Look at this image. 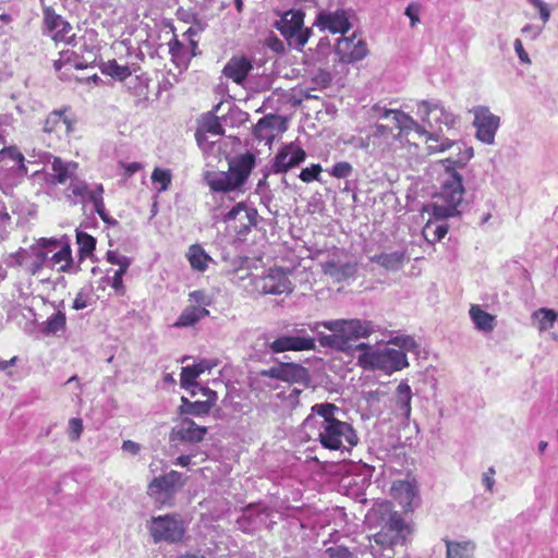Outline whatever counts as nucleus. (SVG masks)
<instances>
[{"instance_id": "obj_1", "label": "nucleus", "mask_w": 558, "mask_h": 558, "mask_svg": "<svg viewBox=\"0 0 558 558\" xmlns=\"http://www.w3.org/2000/svg\"><path fill=\"white\" fill-rule=\"evenodd\" d=\"M464 194L462 177L454 169L447 168L441 180L440 191L435 201L424 209L430 213V218L423 227L422 234L429 243L439 242L449 231L447 218L458 216V206Z\"/></svg>"}, {"instance_id": "obj_2", "label": "nucleus", "mask_w": 558, "mask_h": 558, "mask_svg": "<svg viewBox=\"0 0 558 558\" xmlns=\"http://www.w3.org/2000/svg\"><path fill=\"white\" fill-rule=\"evenodd\" d=\"M372 527L380 526V530L373 535L375 545H371L373 555L380 558H391L393 547L404 545L412 534L413 527L405 522L402 515L392 510L391 502H383L374 507L366 517Z\"/></svg>"}, {"instance_id": "obj_3", "label": "nucleus", "mask_w": 558, "mask_h": 558, "mask_svg": "<svg viewBox=\"0 0 558 558\" xmlns=\"http://www.w3.org/2000/svg\"><path fill=\"white\" fill-rule=\"evenodd\" d=\"M338 407L333 403H316L312 412L322 420L317 423L316 439L325 449H350L357 445L359 437L351 424L336 417Z\"/></svg>"}, {"instance_id": "obj_4", "label": "nucleus", "mask_w": 558, "mask_h": 558, "mask_svg": "<svg viewBox=\"0 0 558 558\" xmlns=\"http://www.w3.org/2000/svg\"><path fill=\"white\" fill-rule=\"evenodd\" d=\"M318 326H323L331 332L319 336L318 341L320 345L342 352H348L352 348V342L367 338L375 331L372 322L356 318L316 323L312 330H315Z\"/></svg>"}, {"instance_id": "obj_5", "label": "nucleus", "mask_w": 558, "mask_h": 558, "mask_svg": "<svg viewBox=\"0 0 558 558\" xmlns=\"http://www.w3.org/2000/svg\"><path fill=\"white\" fill-rule=\"evenodd\" d=\"M355 349L361 351L357 356V365L363 369H378L386 374H392L408 366L407 354L401 350L391 348L373 349L364 342L355 345Z\"/></svg>"}, {"instance_id": "obj_6", "label": "nucleus", "mask_w": 558, "mask_h": 558, "mask_svg": "<svg viewBox=\"0 0 558 558\" xmlns=\"http://www.w3.org/2000/svg\"><path fill=\"white\" fill-rule=\"evenodd\" d=\"M255 166V156L246 153L229 165L226 172H216L207 175V183L214 192H231L242 186Z\"/></svg>"}, {"instance_id": "obj_7", "label": "nucleus", "mask_w": 558, "mask_h": 558, "mask_svg": "<svg viewBox=\"0 0 558 558\" xmlns=\"http://www.w3.org/2000/svg\"><path fill=\"white\" fill-rule=\"evenodd\" d=\"M186 477L178 471L155 476L147 485V496L158 508L172 507L175 495L184 487Z\"/></svg>"}, {"instance_id": "obj_8", "label": "nucleus", "mask_w": 558, "mask_h": 558, "mask_svg": "<svg viewBox=\"0 0 558 558\" xmlns=\"http://www.w3.org/2000/svg\"><path fill=\"white\" fill-rule=\"evenodd\" d=\"M146 526L156 544L160 542L180 543L184 539L187 530L182 515L177 512L151 517Z\"/></svg>"}, {"instance_id": "obj_9", "label": "nucleus", "mask_w": 558, "mask_h": 558, "mask_svg": "<svg viewBox=\"0 0 558 558\" xmlns=\"http://www.w3.org/2000/svg\"><path fill=\"white\" fill-rule=\"evenodd\" d=\"M304 13L300 10L286 12L276 22V28L286 38L290 47L301 49L308 40L312 31L304 28Z\"/></svg>"}, {"instance_id": "obj_10", "label": "nucleus", "mask_w": 558, "mask_h": 558, "mask_svg": "<svg viewBox=\"0 0 558 558\" xmlns=\"http://www.w3.org/2000/svg\"><path fill=\"white\" fill-rule=\"evenodd\" d=\"M77 120L73 113H71L70 107H63L62 109L52 110L46 117L43 131L48 135H53L59 140L69 141L70 135L75 129Z\"/></svg>"}, {"instance_id": "obj_11", "label": "nucleus", "mask_w": 558, "mask_h": 558, "mask_svg": "<svg viewBox=\"0 0 558 558\" xmlns=\"http://www.w3.org/2000/svg\"><path fill=\"white\" fill-rule=\"evenodd\" d=\"M44 26L51 39L56 43L72 45L75 40L72 25L60 14H57L52 7L44 5Z\"/></svg>"}, {"instance_id": "obj_12", "label": "nucleus", "mask_w": 558, "mask_h": 558, "mask_svg": "<svg viewBox=\"0 0 558 558\" xmlns=\"http://www.w3.org/2000/svg\"><path fill=\"white\" fill-rule=\"evenodd\" d=\"M269 349L272 353L312 351L316 349V340L306 330L294 329V333L280 336L270 342Z\"/></svg>"}, {"instance_id": "obj_13", "label": "nucleus", "mask_w": 558, "mask_h": 558, "mask_svg": "<svg viewBox=\"0 0 558 558\" xmlns=\"http://www.w3.org/2000/svg\"><path fill=\"white\" fill-rule=\"evenodd\" d=\"M262 375L289 384H301L304 387H308L311 384L308 369L305 366L293 362L280 363L277 366L263 371Z\"/></svg>"}, {"instance_id": "obj_14", "label": "nucleus", "mask_w": 558, "mask_h": 558, "mask_svg": "<svg viewBox=\"0 0 558 558\" xmlns=\"http://www.w3.org/2000/svg\"><path fill=\"white\" fill-rule=\"evenodd\" d=\"M306 159V151L295 142L283 145L276 154L271 172L275 174L287 173Z\"/></svg>"}, {"instance_id": "obj_15", "label": "nucleus", "mask_w": 558, "mask_h": 558, "mask_svg": "<svg viewBox=\"0 0 558 558\" xmlns=\"http://www.w3.org/2000/svg\"><path fill=\"white\" fill-rule=\"evenodd\" d=\"M239 225H234L233 229L239 235H246L251 232L252 227L257 225V210L248 207L244 202L235 204L227 214L223 215L222 221L229 223L234 221L239 216Z\"/></svg>"}, {"instance_id": "obj_16", "label": "nucleus", "mask_w": 558, "mask_h": 558, "mask_svg": "<svg viewBox=\"0 0 558 558\" xmlns=\"http://www.w3.org/2000/svg\"><path fill=\"white\" fill-rule=\"evenodd\" d=\"M336 52L340 60L353 63L364 59L368 53L367 44L354 33L350 37H342L337 41Z\"/></svg>"}, {"instance_id": "obj_17", "label": "nucleus", "mask_w": 558, "mask_h": 558, "mask_svg": "<svg viewBox=\"0 0 558 558\" xmlns=\"http://www.w3.org/2000/svg\"><path fill=\"white\" fill-rule=\"evenodd\" d=\"M499 117L493 114L486 107L474 109V125L476 135L484 143L492 144L499 128Z\"/></svg>"}, {"instance_id": "obj_18", "label": "nucleus", "mask_w": 558, "mask_h": 558, "mask_svg": "<svg viewBox=\"0 0 558 558\" xmlns=\"http://www.w3.org/2000/svg\"><path fill=\"white\" fill-rule=\"evenodd\" d=\"M287 130L286 119L277 114H267L258 120L254 128V136L259 142L271 144L275 137Z\"/></svg>"}, {"instance_id": "obj_19", "label": "nucleus", "mask_w": 558, "mask_h": 558, "mask_svg": "<svg viewBox=\"0 0 558 558\" xmlns=\"http://www.w3.org/2000/svg\"><path fill=\"white\" fill-rule=\"evenodd\" d=\"M259 289L264 294L279 295L290 293L292 283L281 267H275L270 268L268 274L260 279Z\"/></svg>"}, {"instance_id": "obj_20", "label": "nucleus", "mask_w": 558, "mask_h": 558, "mask_svg": "<svg viewBox=\"0 0 558 558\" xmlns=\"http://www.w3.org/2000/svg\"><path fill=\"white\" fill-rule=\"evenodd\" d=\"M391 496L399 502L404 512H413L418 500L416 482L397 480L391 485Z\"/></svg>"}, {"instance_id": "obj_21", "label": "nucleus", "mask_w": 558, "mask_h": 558, "mask_svg": "<svg viewBox=\"0 0 558 558\" xmlns=\"http://www.w3.org/2000/svg\"><path fill=\"white\" fill-rule=\"evenodd\" d=\"M207 434V427L196 424L192 418L181 417L171 430V439L183 442H201Z\"/></svg>"}, {"instance_id": "obj_22", "label": "nucleus", "mask_w": 558, "mask_h": 558, "mask_svg": "<svg viewBox=\"0 0 558 558\" xmlns=\"http://www.w3.org/2000/svg\"><path fill=\"white\" fill-rule=\"evenodd\" d=\"M396 137L389 126L377 124L366 137H359L356 145L363 149H368L371 146L377 147L381 153H385L389 150V141Z\"/></svg>"}, {"instance_id": "obj_23", "label": "nucleus", "mask_w": 558, "mask_h": 558, "mask_svg": "<svg viewBox=\"0 0 558 558\" xmlns=\"http://www.w3.org/2000/svg\"><path fill=\"white\" fill-rule=\"evenodd\" d=\"M317 24L332 34H345L351 28L349 16L344 10L319 13Z\"/></svg>"}, {"instance_id": "obj_24", "label": "nucleus", "mask_w": 558, "mask_h": 558, "mask_svg": "<svg viewBox=\"0 0 558 558\" xmlns=\"http://www.w3.org/2000/svg\"><path fill=\"white\" fill-rule=\"evenodd\" d=\"M78 169L75 161H65L61 157H53L51 161L52 173L49 175V182L53 185H63L68 181H72Z\"/></svg>"}, {"instance_id": "obj_25", "label": "nucleus", "mask_w": 558, "mask_h": 558, "mask_svg": "<svg viewBox=\"0 0 558 558\" xmlns=\"http://www.w3.org/2000/svg\"><path fill=\"white\" fill-rule=\"evenodd\" d=\"M204 395L207 397L204 401H190L186 397H182V404L180 407L181 414H191L195 416L206 415L210 412L216 401V392L210 389H205Z\"/></svg>"}, {"instance_id": "obj_26", "label": "nucleus", "mask_w": 558, "mask_h": 558, "mask_svg": "<svg viewBox=\"0 0 558 558\" xmlns=\"http://www.w3.org/2000/svg\"><path fill=\"white\" fill-rule=\"evenodd\" d=\"M252 70V64L245 57H233L225 65L222 73L234 83H242Z\"/></svg>"}, {"instance_id": "obj_27", "label": "nucleus", "mask_w": 558, "mask_h": 558, "mask_svg": "<svg viewBox=\"0 0 558 558\" xmlns=\"http://www.w3.org/2000/svg\"><path fill=\"white\" fill-rule=\"evenodd\" d=\"M106 258L108 263L119 266V269L116 270L112 277L111 287L118 292H123L124 284L122 278L123 275L126 274L128 268L131 265V259L128 256L119 255L116 251H108L106 254Z\"/></svg>"}, {"instance_id": "obj_28", "label": "nucleus", "mask_w": 558, "mask_h": 558, "mask_svg": "<svg viewBox=\"0 0 558 558\" xmlns=\"http://www.w3.org/2000/svg\"><path fill=\"white\" fill-rule=\"evenodd\" d=\"M408 259L409 257L405 251L380 253L371 258L372 262L377 263L383 268L391 271L401 269Z\"/></svg>"}, {"instance_id": "obj_29", "label": "nucleus", "mask_w": 558, "mask_h": 558, "mask_svg": "<svg viewBox=\"0 0 558 558\" xmlns=\"http://www.w3.org/2000/svg\"><path fill=\"white\" fill-rule=\"evenodd\" d=\"M186 258L191 265V268L198 272H205L208 269L209 263L213 262L210 255H208L202 245L195 243L189 247Z\"/></svg>"}, {"instance_id": "obj_30", "label": "nucleus", "mask_w": 558, "mask_h": 558, "mask_svg": "<svg viewBox=\"0 0 558 558\" xmlns=\"http://www.w3.org/2000/svg\"><path fill=\"white\" fill-rule=\"evenodd\" d=\"M469 314L477 330L492 332L495 329L496 316L485 312L480 305H471Z\"/></svg>"}, {"instance_id": "obj_31", "label": "nucleus", "mask_w": 558, "mask_h": 558, "mask_svg": "<svg viewBox=\"0 0 558 558\" xmlns=\"http://www.w3.org/2000/svg\"><path fill=\"white\" fill-rule=\"evenodd\" d=\"M92 193L93 190L85 180L74 178L66 189L65 197L73 204L84 205Z\"/></svg>"}, {"instance_id": "obj_32", "label": "nucleus", "mask_w": 558, "mask_h": 558, "mask_svg": "<svg viewBox=\"0 0 558 558\" xmlns=\"http://www.w3.org/2000/svg\"><path fill=\"white\" fill-rule=\"evenodd\" d=\"M208 315L209 311L204 306L189 305L182 311L173 326L178 328L191 327Z\"/></svg>"}, {"instance_id": "obj_33", "label": "nucleus", "mask_w": 558, "mask_h": 558, "mask_svg": "<svg viewBox=\"0 0 558 558\" xmlns=\"http://www.w3.org/2000/svg\"><path fill=\"white\" fill-rule=\"evenodd\" d=\"M411 400L412 390L410 385L407 381H401L397 386L395 401L397 409L405 418H409L411 415Z\"/></svg>"}, {"instance_id": "obj_34", "label": "nucleus", "mask_w": 558, "mask_h": 558, "mask_svg": "<svg viewBox=\"0 0 558 558\" xmlns=\"http://www.w3.org/2000/svg\"><path fill=\"white\" fill-rule=\"evenodd\" d=\"M50 263L52 266H57L58 272H71L74 260L70 244H63L61 248L51 256Z\"/></svg>"}, {"instance_id": "obj_35", "label": "nucleus", "mask_w": 558, "mask_h": 558, "mask_svg": "<svg viewBox=\"0 0 558 558\" xmlns=\"http://www.w3.org/2000/svg\"><path fill=\"white\" fill-rule=\"evenodd\" d=\"M53 68L56 71H61L63 68L82 70L87 68V63L75 51L66 49L59 53V58L53 62Z\"/></svg>"}, {"instance_id": "obj_36", "label": "nucleus", "mask_w": 558, "mask_h": 558, "mask_svg": "<svg viewBox=\"0 0 558 558\" xmlns=\"http://www.w3.org/2000/svg\"><path fill=\"white\" fill-rule=\"evenodd\" d=\"M447 547L446 558H473L475 545L472 542H451L445 539Z\"/></svg>"}, {"instance_id": "obj_37", "label": "nucleus", "mask_w": 558, "mask_h": 558, "mask_svg": "<svg viewBox=\"0 0 558 558\" xmlns=\"http://www.w3.org/2000/svg\"><path fill=\"white\" fill-rule=\"evenodd\" d=\"M104 194H105L104 185L102 184H98L93 190V193L89 195L87 201H89L93 204V206L95 208V211L98 214V216L100 217V219L104 222H106V223H114L116 221L111 220L110 215L108 214V211L106 209L105 201H104Z\"/></svg>"}, {"instance_id": "obj_38", "label": "nucleus", "mask_w": 558, "mask_h": 558, "mask_svg": "<svg viewBox=\"0 0 558 558\" xmlns=\"http://www.w3.org/2000/svg\"><path fill=\"white\" fill-rule=\"evenodd\" d=\"M104 75L116 78L120 82L125 81L132 75V71L128 65H120L116 59L108 60L100 65Z\"/></svg>"}, {"instance_id": "obj_39", "label": "nucleus", "mask_w": 558, "mask_h": 558, "mask_svg": "<svg viewBox=\"0 0 558 558\" xmlns=\"http://www.w3.org/2000/svg\"><path fill=\"white\" fill-rule=\"evenodd\" d=\"M532 317L536 320L538 330L545 331L554 327L558 313L551 308L542 307L535 311Z\"/></svg>"}, {"instance_id": "obj_40", "label": "nucleus", "mask_w": 558, "mask_h": 558, "mask_svg": "<svg viewBox=\"0 0 558 558\" xmlns=\"http://www.w3.org/2000/svg\"><path fill=\"white\" fill-rule=\"evenodd\" d=\"M76 243L78 246V259L84 260L89 257L96 248V239L84 231L76 233Z\"/></svg>"}, {"instance_id": "obj_41", "label": "nucleus", "mask_w": 558, "mask_h": 558, "mask_svg": "<svg viewBox=\"0 0 558 558\" xmlns=\"http://www.w3.org/2000/svg\"><path fill=\"white\" fill-rule=\"evenodd\" d=\"M390 116L400 132L411 130L413 126L418 128L416 122L410 116L400 110L385 109L383 111L381 117L389 118Z\"/></svg>"}, {"instance_id": "obj_42", "label": "nucleus", "mask_w": 558, "mask_h": 558, "mask_svg": "<svg viewBox=\"0 0 558 558\" xmlns=\"http://www.w3.org/2000/svg\"><path fill=\"white\" fill-rule=\"evenodd\" d=\"M330 82H331L330 73L326 70L318 69L311 77L310 84H308L306 90L304 92V96L306 98L313 97L310 94V90H317V89L326 88L330 84Z\"/></svg>"}, {"instance_id": "obj_43", "label": "nucleus", "mask_w": 558, "mask_h": 558, "mask_svg": "<svg viewBox=\"0 0 558 558\" xmlns=\"http://www.w3.org/2000/svg\"><path fill=\"white\" fill-rule=\"evenodd\" d=\"M205 133H210L213 135H223L225 129L217 117H211V118L207 119L197 129V131L195 133L197 142L202 141L203 135Z\"/></svg>"}, {"instance_id": "obj_44", "label": "nucleus", "mask_w": 558, "mask_h": 558, "mask_svg": "<svg viewBox=\"0 0 558 558\" xmlns=\"http://www.w3.org/2000/svg\"><path fill=\"white\" fill-rule=\"evenodd\" d=\"M151 182L156 185L158 192L167 191L172 182V174L169 169L156 167L151 173Z\"/></svg>"}, {"instance_id": "obj_45", "label": "nucleus", "mask_w": 558, "mask_h": 558, "mask_svg": "<svg viewBox=\"0 0 558 558\" xmlns=\"http://www.w3.org/2000/svg\"><path fill=\"white\" fill-rule=\"evenodd\" d=\"M65 314L59 311L47 319L46 325L44 327V332L47 335H57L59 332H63L65 330Z\"/></svg>"}, {"instance_id": "obj_46", "label": "nucleus", "mask_w": 558, "mask_h": 558, "mask_svg": "<svg viewBox=\"0 0 558 558\" xmlns=\"http://www.w3.org/2000/svg\"><path fill=\"white\" fill-rule=\"evenodd\" d=\"M424 133L427 134V138H426L425 143H426V150L429 155L445 151V150L451 148L454 144V142L449 138L439 141V138L435 137L434 135H432L425 131H424Z\"/></svg>"}, {"instance_id": "obj_47", "label": "nucleus", "mask_w": 558, "mask_h": 558, "mask_svg": "<svg viewBox=\"0 0 558 558\" xmlns=\"http://www.w3.org/2000/svg\"><path fill=\"white\" fill-rule=\"evenodd\" d=\"M199 375V369H197L194 365L183 367L180 374L181 387L189 389L193 386H196V378Z\"/></svg>"}, {"instance_id": "obj_48", "label": "nucleus", "mask_w": 558, "mask_h": 558, "mask_svg": "<svg viewBox=\"0 0 558 558\" xmlns=\"http://www.w3.org/2000/svg\"><path fill=\"white\" fill-rule=\"evenodd\" d=\"M322 172H323V167L319 163H312L310 167H306L301 170L299 178L304 183H311L313 181H320Z\"/></svg>"}, {"instance_id": "obj_49", "label": "nucleus", "mask_w": 558, "mask_h": 558, "mask_svg": "<svg viewBox=\"0 0 558 558\" xmlns=\"http://www.w3.org/2000/svg\"><path fill=\"white\" fill-rule=\"evenodd\" d=\"M3 153L11 160L15 161L19 165V170L23 173H27V167L25 166V157L21 153V150L15 146H10L3 148Z\"/></svg>"}, {"instance_id": "obj_50", "label": "nucleus", "mask_w": 558, "mask_h": 558, "mask_svg": "<svg viewBox=\"0 0 558 558\" xmlns=\"http://www.w3.org/2000/svg\"><path fill=\"white\" fill-rule=\"evenodd\" d=\"M34 256V260L26 267V272L29 276L37 275L44 268L47 260V253L43 251L35 252Z\"/></svg>"}, {"instance_id": "obj_51", "label": "nucleus", "mask_w": 558, "mask_h": 558, "mask_svg": "<svg viewBox=\"0 0 558 558\" xmlns=\"http://www.w3.org/2000/svg\"><path fill=\"white\" fill-rule=\"evenodd\" d=\"M353 172V167L348 161H339L333 165L330 170V174L336 179H347Z\"/></svg>"}, {"instance_id": "obj_52", "label": "nucleus", "mask_w": 558, "mask_h": 558, "mask_svg": "<svg viewBox=\"0 0 558 558\" xmlns=\"http://www.w3.org/2000/svg\"><path fill=\"white\" fill-rule=\"evenodd\" d=\"M28 257L27 250L20 247L16 252H13L9 255L7 259V266L12 268L22 267L25 264L26 258Z\"/></svg>"}, {"instance_id": "obj_53", "label": "nucleus", "mask_w": 558, "mask_h": 558, "mask_svg": "<svg viewBox=\"0 0 558 558\" xmlns=\"http://www.w3.org/2000/svg\"><path fill=\"white\" fill-rule=\"evenodd\" d=\"M357 270V263L355 262H347L342 265H339V274L337 281L341 282L348 280L353 277Z\"/></svg>"}, {"instance_id": "obj_54", "label": "nucleus", "mask_w": 558, "mask_h": 558, "mask_svg": "<svg viewBox=\"0 0 558 558\" xmlns=\"http://www.w3.org/2000/svg\"><path fill=\"white\" fill-rule=\"evenodd\" d=\"M83 433V422L78 417H73L69 421V437L72 441L80 439Z\"/></svg>"}, {"instance_id": "obj_55", "label": "nucleus", "mask_w": 558, "mask_h": 558, "mask_svg": "<svg viewBox=\"0 0 558 558\" xmlns=\"http://www.w3.org/2000/svg\"><path fill=\"white\" fill-rule=\"evenodd\" d=\"M327 558H355L344 546H332L326 549Z\"/></svg>"}, {"instance_id": "obj_56", "label": "nucleus", "mask_w": 558, "mask_h": 558, "mask_svg": "<svg viewBox=\"0 0 558 558\" xmlns=\"http://www.w3.org/2000/svg\"><path fill=\"white\" fill-rule=\"evenodd\" d=\"M323 272L337 281L339 274V264L336 260H326L322 264Z\"/></svg>"}, {"instance_id": "obj_57", "label": "nucleus", "mask_w": 558, "mask_h": 558, "mask_svg": "<svg viewBox=\"0 0 558 558\" xmlns=\"http://www.w3.org/2000/svg\"><path fill=\"white\" fill-rule=\"evenodd\" d=\"M529 2L538 10L543 23H547L550 17V10L542 0H529Z\"/></svg>"}, {"instance_id": "obj_58", "label": "nucleus", "mask_w": 558, "mask_h": 558, "mask_svg": "<svg viewBox=\"0 0 558 558\" xmlns=\"http://www.w3.org/2000/svg\"><path fill=\"white\" fill-rule=\"evenodd\" d=\"M189 298H190V301L195 303V304H193V306H204L206 308V306L209 305V301L206 300V295H205L204 291H201V290L192 291V292H190Z\"/></svg>"}, {"instance_id": "obj_59", "label": "nucleus", "mask_w": 558, "mask_h": 558, "mask_svg": "<svg viewBox=\"0 0 558 558\" xmlns=\"http://www.w3.org/2000/svg\"><path fill=\"white\" fill-rule=\"evenodd\" d=\"M391 343L400 347V348H403V349H407V350H410L412 348H414L416 344H415V340L410 337V336H398V337H395L392 340H391Z\"/></svg>"}, {"instance_id": "obj_60", "label": "nucleus", "mask_w": 558, "mask_h": 558, "mask_svg": "<svg viewBox=\"0 0 558 558\" xmlns=\"http://www.w3.org/2000/svg\"><path fill=\"white\" fill-rule=\"evenodd\" d=\"M120 167L123 168L124 170V178H130L132 177L134 173L138 172L140 170L143 169V166L142 163L137 162V161H133V162H123V161H120L119 162Z\"/></svg>"}, {"instance_id": "obj_61", "label": "nucleus", "mask_w": 558, "mask_h": 558, "mask_svg": "<svg viewBox=\"0 0 558 558\" xmlns=\"http://www.w3.org/2000/svg\"><path fill=\"white\" fill-rule=\"evenodd\" d=\"M513 46H514V50H515L520 61L522 63L530 64L531 59H530L527 52L524 50L521 39H515L513 43Z\"/></svg>"}, {"instance_id": "obj_62", "label": "nucleus", "mask_w": 558, "mask_h": 558, "mask_svg": "<svg viewBox=\"0 0 558 558\" xmlns=\"http://www.w3.org/2000/svg\"><path fill=\"white\" fill-rule=\"evenodd\" d=\"M405 15L410 19L411 25L414 26L418 22V8L414 4H409L405 9Z\"/></svg>"}, {"instance_id": "obj_63", "label": "nucleus", "mask_w": 558, "mask_h": 558, "mask_svg": "<svg viewBox=\"0 0 558 558\" xmlns=\"http://www.w3.org/2000/svg\"><path fill=\"white\" fill-rule=\"evenodd\" d=\"M494 475H495V470L493 468H489L487 470V472H485L483 475V483L486 486L487 490H489V492L493 490V486L495 483Z\"/></svg>"}, {"instance_id": "obj_64", "label": "nucleus", "mask_w": 558, "mask_h": 558, "mask_svg": "<svg viewBox=\"0 0 558 558\" xmlns=\"http://www.w3.org/2000/svg\"><path fill=\"white\" fill-rule=\"evenodd\" d=\"M183 47V44L174 36L170 41H169V52L172 57H177L179 56L181 49Z\"/></svg>"}]
</instances>
